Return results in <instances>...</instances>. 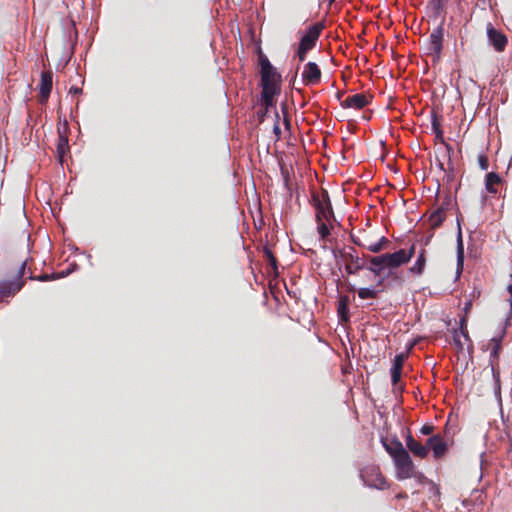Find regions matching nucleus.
Segmentation results:
<instances>
[{
    "instance_id": "nucleus-1",
    "label": "nucleus",
    "mask_w": 512,
    "mask_h": 512,
    "mask_svg": "<svg viewBox=\"0 0 512 512\" xmlns=\"http://www.w3.org/2000/svg\"><path fill=\"white\" fill-rule=\"evenodd\" d=\"M310 204L315 209L317 232L321 240L329 241L333 222L336 221V219L327 190L313 191L311 193Z\"/></svg>"
},
{
    "instance_id": "nucleus-2",
    "label": "nucleus",
    "mask_w": 512,
    "mask_h": 512,
    "mask_svg": "<svg viewBox=\"0 0 512 512\" xmlns=\"http://www.w3.org/2000/svg\"><path fill=\"white\" fill-rule=\"evenodd\" d=\"M260 75V96H279L282 92V75L260 50L258 55Z\"/></svg>"
},
{
    "instance_id": "nucleus-3",
    "label": "nucleus",
    "mask_w": 512,
    "mask_h": 512,
    "mask_svg": "<svg viewBox=\"0 0 512 512\" xmlns=\"http://www.w3.org/2000/svg\"><path fill=\"white\" fill-rule=\"evenodd\" d=\"M443 36H444V28L442 25L438 26L436 29L432 31L429 36V44L428 47H425L426 55L431 62L433 69L438 71L440 75L443 70L440 67V62L442 58L443 52Z\"/></svg>"
},
{
    "instance_id": "nucleus-4",
    "label": "nucleus",
    "mask_w": 512,
    "mask_h": 512,
    "mask_svg": "<svg viewBox=\"0 0 512 512\" xmlns=\"http://www.w3.org/2000/svg\"><path fill=\"white\" fill-rule=\"evenodd\" d=\"M324 24L321 22L315 23L311 25L305 34L300 39V42L298 44V47L295 51V57L298 58L299 62H304L307 58V53L311 51L315 46L316 43L324 29Z\"/></svg>"
},
{
    "instance_id": "nucleus-5",
    "label": "nucleus",
    "mask_w": 512,
    "mask_h": 512,
    "mask_svg": "<svg viewBox=\"0 0 512 512\" xmlns=\"http://www.w3.org/2000/svg\"><path fill=\"white\" fill-rule=\"evenodd\" d=\"M26 261L22 262L18 272L11 280H0V300L14 297L24 286L23 276L25 273Z\"/></svg>"
},
{
    "instance_id": "nucleus-6",
    "label": "nucleus",
    "mask_w": 512,
    "mask_h": 512,
    "mask_svg": "<svg viewBox=\"0 0 512 512\" xmlns=\"http://www.w3.org/2000/svg\"><path fill=\"white\" fill-rule=\"evenodd\" d=\"M360 476L365 485L371 488L383 490L388 487L385 477L381 474L380 469L377 466L366 467L362 470Z\"/></svg>"
},
{
    "instance_id": "nucleus-7",
    "label": "nucleus",
    "mask_w": 512,
    "mask_h": 512,
    "mask_svg": "<svg viewBox=\"0 0 512 512\" xmlns=\"http://www.w3.org/2000/svg\"><path fill=\"white\" fill-rule=\"evenodd\" d=\"M255 114L259 123H263L266 118L269 117L274 120H279V114L276 109V98H259Z\"/></svg>"
},
{
    "instance_id": "nucleus-8",
    "label": "nucleus",
    "mask_w": 512,
    "mask_h": 512,
    "mask_svg": "<svg viewBox=\"0 0 512 512\" xmlns=\"http://www.w3.org/2000/svg\"><path fill=\"white\" fill-rule=\"evenodd\" d=\"M339 256L346 262L345 270L349 275H355L360 270L365 269L364 262L358 256L355 248L350 247L349 251L340 250Z\"/></svg>"
},
{
    "instance_id": "nucleus-9",
    "label": "nucleus",
    "mask_w": 512,
    "mask_h": 512,
    "mask_svg": "<svg viewBox=\"0 0 512 512\" xmlns=\"http://www.w3.org/2000/svg\"><path fill=\"white\" fill-rule=\"evenodd\" d=\"M393 460L397 469L398 479L403 480L413 476L414 465L407 450L393 457Z\"/></svg>"
},
{
    "instance_id": "nucleus-10",
    "label": "nucleus",
    "mask_w": 512,
    "mask_h": 512,
    "mask_svg": "<svg viewBox=\"0 0 512 512\" xmlns=\"http://www.w3.org/2000/svg\"><path fill=\"white\" fill-rule=\"evenodd\" d=\"M424 446H427L428 451L432 450L433 457L437 460L442 459L448 451V442L440 433L432 435Z\"/></svg>"
},
{
    "instance_id": "nucleus-11",
    "label": "nucleus",
    "mask_w": 512,
    "mask_h": 512,
    "mask_svg": "<svg viewBox=\"0 0 512 512\" xmlns=\"http://www.w3.org/2000/svg\"><path fill=\"white\" fill-rule=\"evenodd\" d=\"M322 72L315 62H307L301 73V82L305 85H316L320 82Z\"/></svg>"
},
{
    "instance_id": "nucleus-12",
    "label": "nucleus",
    "mask_w": 512,
    "mask_h": 512,
    "mask_svg": "<svg viewBox=\"0 0 512 512\" xmlns=\"http://www.w3.org/2000/svg\"><path fill=\"white\" fill-rule=\"evenodd\" d=\"M351 240L358 247L367 249L372 253H379L382 250L387 249L391 243L390 240L385 236L380 237L377 242L371 244H366V242L362 241L360 237L355 235H351Z\"/></svg>"
},
{
    "instance_id": "nucleus-13",
    "label": "nucleus",
    "mask_w": 512,
    "mask_h": 512,
    "mask_svg": "<svg viewBox=\"0 0 512 512\" xmlns=\"http://www.w3.org/2000/svg\"><path fill=\"white\" fill-rule=\"evenodd\" d=\"M431 115H432V130L435 133L436 138V147H445L444 142V132L441 128V121L442 116L439 114L438 107L433 104V107L431 109Z\"/></svg>"
},
{
    "instance_id": "nucleus-14",
    "label": "nucleus",
    "mask_w": 512,
    "mask_h": 512,
    "mask_svg": "<svg viewBox=\"0 0 512 512\" xmlns=\"http://www.w3.org/2000/svg\"><path fill=\"white\" fill-rule=\"evenodd\" d=\"M487 36L496 51L502 52L505 50L508 42L507 37L505 34L495 29L492 24H488L487 26Z\"/></svg>"
},
{
    "instance_id": "nucleus-15",
    "label": "nucleus",
    "mask_w": 512,
    "mask_h": 512,
    "mask_svg": "<svg viewBox=\"0 0 512 512\" xmlns=\"http://www.w3.org/2000/svg\"><path fill=\"white\" fill-rule=\"evenodd\" d=\"M406 446L408 450L416 457H419L421 459L426 458L428 455V448L427 446H424L420 442L414 439L412 436L410 430L408 429L407 435L405 437Z\"/></svg>"
},
{
    "instance_id": "nucleus-16",
    "label": "nucleus",
    "mask_w": 512,
    "mask_h": 512,
    "mask_svg": "<svg viewBox=\"0 0 512 512\" xmlns=\"http://www.w3.org/2000/svg\"><path fill=\"white\" fill-rule=\"evenodd\" d=\"M405 359L406 354L401 353L397 354L393 360V365L391 368V382L394 387H397L398 383L400 382Z\"/></svg>"
},
{
    "instance_id": "nucleus-17",
    "label": "nucleus",
    "mask_w": 512,
    "mask_h": 512,
    "mask_svg": "<svg viewBox=\"0 0 512 512\" xmlns=\"http://www.w3.org/2000/svg\"><path fill=\"white\" fill-rule=\"evenodd\" d=\"M366 258L368 259L370 265L365 266V268L371 271L373 274L378 276L384 269H387L385 254L378 256H367Z\"/></svg>"
},
{
    "instance_id": "nucleus-18",
    "label": "nucleus",
    "mask_w": 512,
    "mask_h": 512,
    "mask_svg": "<svg viewBox=\"0 0 512 512\" xmlns=\"http://www.w3.org/2000/svg\"><path fill=\"white\" fill-rule=\"evenodd\" d=\"M371 98H338L340 106L344 109L361 110L370 104Z\"/></svg>"
},
{
    "instance_id": "nucleus-19",
    "label": "nucleus",
    "mask_w": 512,
    "mask_h": 512,
    "mask_svg": "<svg viewBox=\"0 0 512 512\" xmlns=\"http://www.w3.org/2000/svg\"><path fill=\"white\" fill-rule=\"evenodd\" d=\"M53 86V74L51 71H43L38 84L39 96H49Z\"/></svg>"
},
{
    "instance_id": "nucleus-20",
    "label": "nucleus",
    "mask_w": 512,
    "mask_h": 512,
    "mask_svg": "<svg viewBox=\"0 0 512 512\" xmlns=\"http://www.w3.org/2000/svg\"><path fill=\"white\" fill-rule=\"evenodd\" d=\"M387 269H396L407 264L404 257V249H399L394 253H385Z\"/></svg>"
},
{
    "instance_id": "nucleus-21",
    "label": "nucleus",
    "mask_w": 512,
    "mask_h": 512,
    "mask_svg": "<svg viewBox=\"0 0 512 512\" xmlns=\"http://www.w3.org/2000/svg\"><path fill=\"white\" fill-rule=\"evenodd\" d=\"M505 335V330H502V333L499 337H494L490 340V345H492L491 351H490V364L493 367L495 363L498 362V358L500 355V352L502 350V338Z\"/></svg>"
},
{
    "instance_id": "nucleus-22",
    "label": "nucleus",
    "mask_w": 512,
    "mask_h": 512,
    "mask_svg": "<svg viewBox=\"0 0 512 512\" xmlns=\"http://www.w3.org/2000/svg\"><path fill=\"white\" fill-rule=\"evenodd\" d=\"M426 250L422 248L417 256L415 263L409 268V273L420 276L423 274L426 266Z\"/></svg>"
},
{
    "instance_id": "nucleus-23",
    "label": "nucleus",
    "mask_w": 512,
    "mask_h": 512,
    "mask_svg": "<svg viewBox=\"0 0 512 512\" xmlns=\"http://www.w3.org/2000/svg\"><path fill=\"white\" fill-rule=\"evenodd\" d=\"M501 181H502V179L497 173H495V172L488 173L486 175V179H485L486 190L489 193L496 194L497 193L496 186L499 185L501 183Z\"/></svg>"
},
{
    "instance_id": "nucleus-24",
    "label": "nucleus",
    "mask_w": 512,
    "mask_h": 512,
    "mask_svg": "<svg viewBox=\"0 0 512 512\" xmlns=\"http://www.w3.org/2000/svg\"><path fill=\"white\" fill-rule=\"evenodd\" d=\"M446 218V213L444 212L443 206H440L437 210H435L429 217V222L432 228H438L441 226L443 221Z\"/></svg>"
},
{
    "instance_id": "nucleus-25",
    "label": "nucleus",
    "mask_w": 512,
    "mask_h": 512,
    "mask_svg": "<svg viewBox=\"0 0 512 512\" xmlns=\"http://www.w3.org/2000/svg\"><path fill=\"white\" fill-rule=\"evenodd\" d=\"M383 444L386 451L392 458L406 450L399 440H393L390 443L383 442Z\"/></svg>"
},
{
    "instance_id": "nucleus-26",
    "label": "nucleus",
    "mask_w": 512,
    "mask_h": 512,
    "mask_svg": "<svg viewBox=\"0 0 512 512\" xmlns=\"http://www.w3.org/2000/svg\"><path fill=\"white\" fill-rule=\"evenodd\" d=\"M348 296H341L338 304V314L343 321H348Z\"/></svg>"
},
{
    "instance_id": "nucleus-27",
    "label": "nucleus",
    "mask_w": 512,
    "mask_h": 512,
    "mask_svg": "<svg viewBox=\"0 0 512 512\" xmlns=\"http://www.w3.org/2000/svg\"><path fill=\"white\" fill-rule=\"evenodd\" d=\"M69 150V145H68V138L66 136H64L60 131H59V138H58V144H57V153L59 155V158H60V161L62 162V158L64 156V154Z\"/></svg>"
},
{
    "instance_id": "nucleus-28",
    "label": "nucleus",
    "mask_w": 512,
    "mask_h": 512,
    "mask_svg": "<svg viewBox=\"0 0 512 512\" xmlns=\"http://www.w3.org/2000/svg\"><path fill=\"white\" fill-rule=\"evenodd\" d=\"M359 298L361 299H375L378 297V290L372 288H360L357 291Z\"/></svg>"
},
{
    "instance_id": "nucleus-29",
    "label": "nucleus",
    "mask_w": 512,
    "mask_h": 512,
    "mask_svg": "<svg viewBox=\"0 0 512 512\" xmlns=\"http://www.w3.org/2000/svg\"><path fill=\"white\" fill-rule=\"evenodd\" d=\"M263 254L269 263V265L274 269L277 270L278 267V261L271 249L268 246H264L263 248Z\"/></svg>"
},
{
    "instance_id": "nucleus-30",
    "label": "nucleus",
    "mask_w": 512,
    "mask_h": 512,
    "mask_svg": "<svg viewBox=\"0 0 512 512\" xmlns=\"http://www.w3.org/2000/svg\"><path fill=\"white\" fill-rule=\"evenodd\" d=\"M458 331L465 341L471 342L469 333H468V329H467V321L465 318H462L460 320V328Z\"/></svg>"
},
{
    "instance_id": "nucleus-31",
    "label": "nucleus",
    "mask_w": 512,
    "mask_h": 512,
    "mask_svg": "<svg viewBox=\"0 0 512 512\" xmlns=\"http://www.w3.org/2000/svg\"><path fill=\"white\" fill-rule=\"evenodd\" d=\"M453 342L459 352L464 350V342L462 341V336L460 335L458 330H454L453 332Z\"/></svg>"
},
{
    "instance_id": "nucleus-32",
    "label": "nucleus",
    "mask_w": 512,
    "mask_h": 512,
    "mask_svg": "<svg viewBox=\"0 0 512 512\" xmlns=\"http://www.w3.org/2000/svg\"><path fill=\"white\" fill-rule=\"evenodd\" d=\"M434 431H435V426L432 424H425L420 428V433L422 435H431L432 436V435H435Z\"/></svg>"
},
{
    "instance_id": "nucleus-33",
    "label": "nucleus",
    "mask_w": 512,
    "mask_h": 512,
    "mask_svg": "<svg viewBox=\"0 0 512 512\" xmlns=\"http://www.w3.org/2000/svg\"><path fill=\"white\" fill-rule=\"evenodd\" d=\"M458 263L461 265L463 263V243H462L461 231H459V237H458Z\"/></svg>"
},
{
    "instance_id": "nucleus-34",
    "label": "nucleus",
    "mask_w": 512,
    "mask_h": 512,
    "mask_svg": "<svg viewBox=\"0 0 512 512\" xmlns=\"http://www.w3.org/2000/svg\"><path fill=\"white\" fill-rule=\"evenodd\" d=\"M478 164L482 170H487L489 167V160L486 155H479L478 157Z\"/></svg>"
},
{
    "instance_id": "nucleus-35",
    "label": "nucleus",
    "mask_w": 512,
    "mask_h": 512,
    "mask_svg": "<svg viewBox=\"0 0 512 512\" xmlns=\"http://www.w3.org/2000/svg\"><path fill=\"white\" fill-rule=\"evenodd\" d=\"M436 85L433 86V91H432V96L433 97H436V96H444V93H445V89L444 87H442L438 81H436L435 83Z\"/></svg>"
},
{
    "instance_id": "nucleus-36",
    "label": "nucleus",
    "mask_w": 512,
    "mask_h": 512,
    "mask_svg": "<svg viewBox=\"0 0 512 512\" xmlns=\"http://www.w3.org/2000/svg\"><path fill=\"white\" fill-rule=\"evenodd\" d=\"M415 249H416L415 244H412L408 250L404 249V255H405L404 259H405L406 263H408L414 256Z\"/></svg>"
},
{
    "instance_id": "nucleus-37",
    "label": "nucleus",
    "mask_w": 512,
    "mask_h": 512,
    "mask_svg": "<svg viewBox=\"0 0 512 512\" xmlns=\"http://www.w3.org/2000/svg\"><path fill=\"white\" fill-rule=\"evenodd\" d=\"M35 279L38 281H42V282L56 280V274L55 273H51V274L44 273V274H41L40 276L35 277Z\"/></svg>"
},
{
    "instance_id": "nucleus-38",
    "label": "nucleus",
    "mask_w": 512,
    "mask_h": 512,
    "mask_svg": "<svg viewBox=\"0 0 512 512\" xmlns=\"http://www.w3.org/2000/svg\"><path fill=\"white\" fill-rule=\"evenodd\" d=\"M273 133L275 135L276 140H280L281 139L282 131H281V128H280V125H279V120H275V123H274V126H273Z\"/></svg>"
},
{
    "instance_id": "nucleus-39",
    "label": "nucleus",
    "mask_w": 512,
    "mask_h": 512,
    "mask_svg": "<svg viewBox=\"0 0 512 512\" xmlns=\"http://www.w3.org/2000/svg\"><path fill=\"white\" fill-rule=\"evenodd\" d=\"M444 0H431V5L433 6V9L439 12L440 9L443 7Z\"/></svg>"
},
{
    "instance_id": "nucleus-40",
    "label": "nucleus",
    "mask_w": 512,
    "mask_h": 512,
    "mask_svg": "<svg viewBox=\"0 0 512 512\" xmlns=\"http://www.w3.org/2000/svg\"><path fill=\"white\" fill-rule=\"evenodd\" d=\"M81 92V88H79L78 86L76 85H71L69 88H68V93L69 94H73V95H77L78 93Z\"/></svg>"
},
{
    "instance_id": "nucleus-41",
    "label": "nucleus",
    "mask_w": 512,
    "mask_h": 512,
    "mask_svg": "<svg viewBox=\"0 0 512 512\" xmlns=\"http://www.w3.org/2000/svg\"><path fill=\"white\" fill-rule=\"evenodd\" d=\"M290 88L296 90L298 93L302 92L301 89L298 86H296V76L292 81H290Z\"/></svg>"
},
{
    "instance_id": "nucleus-42",
    "label": "nucleus",
    "mask_w": 512,
    "mask_h": 512,
    "mask_svg": "<svg viewBox=\"0 0 512 512\" xmlns=\"http://www.w3.org/2000/svg\"><path fill=\"white\" fill-rule=\"evenodd\" d=\"M284 125L287 130H289L291 127L290 119L286 114H284Z\"/></svg>"
},
{
    "instance_id": "nucleus-43",
    "label": "nucleus",
    "mask_w": 512,
    "mask_h": 512,
    "mask_svg": "<svg viewBox=\"0 0 512 512\" xmlns=\"http://www.w3.org/2000/svg\"><path fill=\"white\" fill-rule=\"evenodd\" d=\"M451 203V199L450 198H447L440 206H443L444 208V212L446 213V210L448 209V206L450 205Z\"/></svg>"
},
{
    "instance_id": "nucleus-44",
    "label": "nucleus",
    "mask_w": 512,
    "mask_h": 512,
    "mask_svg": "<svg viewBox=\"0 0 512 512\" xmlns=\"http://www.w3.org/2000/svg\"><path fill=\"white\" fill-rule=\"evenodd\" d=\"M55 274H56V279H60V278L67 276L68 272L62 271L60 273H55Z\"/></svg>"
},
{
    "instance_id": "nucleus-45",
    "label": "nucleus",
    "mask_w": 512,
    "mask_h": 512,
    "mask_svg": "<svg viewBox=\"0 0 512 512\" xmlns=\"http://www.w3.org/2000/svg\"><path fill=\"white\" fill-rule=\"evenodd\" d=\"M448 433H449V427H448V424H446V425H445V429H444V435H443V436H444V439H445L446 441H447L446 437H447Z\"/></svg>"
},
{
    "instance_id": "nucleus-46",
    "label": "nucleus",
    "mask_w": 512,
    "mask_h": 512,
    "mask_svg": "<svg viewBox=\"0 0 512 512\" xmlns=\"http://www.w3.org/2000/svg\"><path fill=\"white\" fill-rule=\"evenodd\" d=\"M471 306H472V302L471 301L467 302L466 305H465V308H464L465 311L467 312L470 309Z\"/></svg>"
},
{
    "instance_id": "nucleus-47",
    "label": "nucleus",
    "mask_w": 512,
    "mask_h": 512,
    "mask_svg": "<svg viewBox=\"0 0 512 512\" xmlns=\"http://www.w3.org/2000/svg\"><path fill=\"white\" fill-rule=\"evenodd\" d=\"M507 290L510 294V297L512 298V284H510L508 287H507Z\"/></svg>"
},
{
    "instance_id": "nucleus-48",
    "label": "nucleus",
    "mask_w": 512,
    "mask_h": 512,
    "mask_svg": "<svg viewBox=\"0 0 512 512\" xmlns=\"http://www.w3.org/2000/svg\"><path fill=\"white\" fill-rule=\"evenodd\" d=\"M41 99V104H46L48 98H45V97H42L40 98Z\"/></svg>"
},
{
    "instance_id": "nucleus-49",
    "label": "nucleus",
    "mask_w": 512,
    "mask_h": 512,
    "mask_svg": "<svg viewBox=\"0 0 512 512\" xmlns=\"http://www.w3.org/2000/svg\"><path fill=\"white\" fill-rule=\"evenodd\" d=\"M362 241L366 242V244H371L372 242L368 240L367 237H365L364 239H361Z\"/></svg>"
},
{
    "instance_id": "nucleus-50",
    "label": "nucleus",
    "mask_w": 512,
    "mask_h": 512,
    "mask_svg": "<svg viewBox=\"0 0 512 512\" xmlns=\"http://www.w3.org/2000/svg\"><path fill=\"white\" fill-rule=\"evenodd\" d=\"M398 497H399V498H406V497H407V494H405V493H400V494L398 495Z\"/></svg>"
},
{
    "instance_id": "nucleus-51",
    "label": "nucleus",
    "mask_w": 512,
    "mask_h": 512,
    "mask_svg": "<svg viewBox=\"0 0 512 512\" xmlns=\"http://www.w3.org/2000/svg\"><path fill=\"white\" fill-rule=\"evenodd\" d=\"M281 105H282V109L284 110L286 108L287 104H286V102H283Z\"/></svg>"
},
{
    "instance_id": "nucleus-52",
    "label": "nucleus",
    "mask_w": 512,
    "mask_h": 512,
    "mask_svg": "<svg viewBox=\"0 0 512 512\" xmlns=\"http://www.w3.org/2000/svg\"><path fill=\"white\" fill-rule=\"evenodd\" d=\"M353 96L358 97V96H365V95L364 94H354Z\"/></svg>"
},
{
    "instance_id": "nucleus-53",
    "label": "nucleus",
    "mask_w": 512,
    "mask_h": 512,
    "mask_svg": "<svg viewBox=\"0 0 512 512\" xmlns=\"http://www.w3.org/2000/svg\"><path fill=\"white\" fill-rule=\"evenodd\" d=\"M349 290H350V291H354V290H355L354 286H350V287H349Z\"/></svg>"
},
{
    "instance_id": "nucleus-54",
    "label": "nucleus",
    "mask_w": 512,
    "mask_h": 512,
    "mask_svg": "<svg viewBox=\"0 0 512 512\" xmlns=\"http://www.w3.org/2000/svg\"><path fill=\"white\" fill-rule=\"evenodd\" d=\"M334 1H335V0H330V2H331V3H332V2H334Z\"/></svg>"
}]
</instances>
